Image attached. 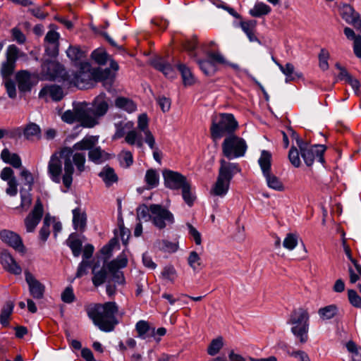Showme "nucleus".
<instances>
[{
	"label": "nucleus",
	"mask_w": 361,
	"mask_h": 361,
	"mask_svg": "<svg viewBox=\"0 0 361 361\" xmlns=\"http://www.w3.org/2000/svg\"><path fill=\"white\" fill-rule=\"evenodd\" d=\"M98 138L95 136H86L72 147H63L59 152L53 154L48 164V174L51 180L60 183L61 180L66 188H70L73 182L74 167L72 164L71 156L74 151L91 150L97 143Z\"/></svg>",
	"instance_id": "nucleus-1"
},
{
	"label": "nucleus",
	"mask_w": 361,
	"mask_h": 361,
	"mask_svg": "<svg viewBox=\"0 0 361 361\" xmlns=\"http://www.w3.org/2000/svg\"><path fill=\"white\" fill-rule=\"evenodd\" d=\"M86 312L94 324L103 331H113L118 323L116 317L118 307L114 302L90 305L86 308Z\"/></svg>",
	"instance_id": "nucleus-2"
},
{
	"label": "nucleus",
	"mask_w": 361,
	"mask_h": 361,
	"mask_svg": "<svg viewBox=\"0 0 361 361\" xmlns=\"http://www.w3.org/2000/svg\"><path fill=\"white\" fill-rule=\"evenodd\" d=\"M216 183L211 192L214 195L224 197L228 191L230 182L233 176L240 172V168L237 163H232L221 159Z\"/></svg>",
	"instance_id": "nucleus-3"
},
{
	"label": "nucleus",
	"mask_w": 361,
	"mask_h": 361,
	"mask_svg": "<svg viewBox=\"0 0 361 361\" xmlns=\"http://www.w3.org/2000/svg\"><path fill=\"white\" fill-rule=\"evenodd\" d=\"M238 124L233 114H220L212 117L210 127L211 137L214 140H218L224 136L233 134Z\"/></svg>",
	"instance_id": "nucleus-4"
},
{
	"label": "nucleus",
	"mask_w": 361,
	"mask_h": 361,
	"mask_svg": "<svg viewBox=\"0 0 361 361\" xmlns=\"http://www.w3.org/2000/svg\"><path fill=\"white\" fill-rule=\"evenodd\" d=\"M309 318L307 310L303 308L295 310L290 314L289 323L293 325L291 332L301 343L308 340Z\"/></svg>",
	"instance_id": "nucleus-5"
},
{
	"label": "nucleus",
	"mask_w": 361,
	"mask_h": 361,
	"mask_svg": "<svg viewBox=\"0 0 361 361\" xmlns=\"http://www.w3.org/2000/svg\"><path fill=\"white\" fill-rule=\"evenodd\" d=\"M247 148L245 140L234 134L226 136L222 142V153L228 159L243 157Z\"/></svg>",
	"instance_id": "nucleus-6"
},
{
	"label": "nucleus",
	"mask_w": 361,
	"mask_h": 361,
	"mask_svg": "<svg viewBox=\"0 0 361 361\" xmlns=\"http://www.w3.org/2000/svg\"><path fill=\"white\" fill-rule=\"evenodd\" d=\"M297 145L300 149L301 156L307 166H311L314 160L323 163L324 161V153L326 147L323 145H310L301 139H296Z\"/></svg>",
	"instance_id": "nucleus-7"
},
{
	"label": "nucleus",
	"mask_w": 361,
	"mask_h": 361,
	"mask_svg": "<svg viewBox=\"0 0 361 361\" xmlns=\"http://www.w3.org/2000/svg\"><path fill=\"white\" fill-rule=\"evenodd\" d=\"M41 75L42 79L48 80L56 79L66 80L69 79V75L63 66L54 60H44L43 61Z\"/></svg>",
	"instance_id": "nucleus-8"
},
{
	"label": "nucleus",
	"mask_w": 361,
	"mask_h": 361,
	"mask_svg": "<svg viewBox=\"0 0 361 361\" xmlns=\"http://www.w3.org/2000/svg\"><path fill=\"white\" fill-rule=\"evenodd\" d=\"M150 210L149 219L154 226L159 229H163L174 222L173 214L162 205L157 204H150Z\"/></svg>",
	"instance_id": "nucleus-9"
},
{
	"label": "nucleus",
	"mask_w": 361,
	"mask_h": 361,
	"mask_svg": "<svg viewBox=\"0 0 361 361\" xmlns=\"http://www.w3.org/2000/svg\"><path fill=\"white\" fill-rule=\"evenodd\" d=\"M61 119L68 123L78 121L85 128H92L94 123L93 119L87 118L86 104H78L74 106L73 110L66 111L61 116Z\"/></svg>",
	"instance_id": "nucleus-10"
},
{
	"label": "nucleus",
	"mask_w": 361,
	"mask_h": 361,
	"mask_svg": "<svg viewBox=\"0 0 361 361\" xmlns=\"http://www.w3.org/2000/svg\"><path fill=\"white\" fill-rule=\"evenodd\" d=\"M109 106V99L104 94L98 95L92 102V106L88 108L86 106L87 118L94 120V123L92 128L99 123V119L104 116L108 111Z\"/></svg>",
	"instance_id": "nucleus-11"
},
{
	"label": "nucleus",
	"mask_w": 361,
	"mask_h": 361,
	"mask_svg": "<svg viewBox=\"0 0 361 361\" xmlns=\"http://www.w3.org/2000/svg\"><path fill=\"white\" fill-rule=\"evenodd\" d=\"M128 264V257L123 251L115 259L106 264V268L112 276V281L118 285H124L126 283L123 271L120 269L126 267Z\"/></svg>",
	"instance_id": "nucleus-12"
},
{
	"label": "nucleus",
	"mask_w": 361,
	"mask_h": 361,
	"mask_svg": "<svg viewBox=\"0 0 361 361\" xmlns=\"http://www.w3.org/2000/svg\"><path fill=\"white\" fill-rule=\"evenodd\" d=\"M44 214V207L39 198L36 200L34 208L24 220L25 226L27 233L35 231L40 222Z\"/></svg>",
	"instance_id": "nucleus-13"
},
{
	"label": "nucleus",
	"mask_w": 361,
	"mask_h": 361,
	"mask_svg": "<svg viewBox=\"0 0 361 361\" xmlns=\"http://www.w3.org/2000/svg\"><path fill=\"white\" fill-rule=\"evenodd\" d=\"M163 178L164 185L171 190H179L188 183L185 176L171 170H164Z\"/></svg>",
	"instance_id": "nucleus-14"
},
{
	"label": "nucleus",
	"mask_w": 361,
	"mask_h": 361,
	"mask_svg": "<svg viewBox=\"0 0 361 361\" xmlns=\"http://www.w3.org/2000/svg\"><path fill=\"white\" fill-rule=\"evenodd\" d=\"M0 238L3 242L12 247L16 251L24 254L25 247L23 243L20 236L9 230H3L0 233Z\"/></svg>",
	"instance_id": "nucleus-15"
},
{
	"label": "nucleus",
	"mask_w": 361,
	"mask_h": 361,
	"mask_svg": "<svg viewBox=\"0 0 361 361\" xmlns=\"http://www.w3.org/2000/svg\"><path fill=\"white\" fill-rule=\"evenodd\" d=\"M90 65L88 63H82L80 66V71L74 75L73 78L68 80L71 83L80 89H82L85 87V85L88 84V81L92 78V71L90 72Z\"/></svg>",
	"instance_id": "nucleus-16"
},
{
	"label": "nucleus",
	"mask_w": 361,
	"mask_h": 361,
	"mask_svg": "<svg viewBox=\"0 0 361 361\" xmlns=\"http://www.w3.org/2000/svg\"><path fill=\"white\" fill-rule=\"evenodd\" d=\"M0 178L7 182L6 194L10 196L16 195L18 192V183L14 176L13 170L10 167L4 168L1 171Z\"/></svg>",
	"instance_id": "nucleus-17"
},
{
	"label": "nucleus",
	"mask_w": 361,
	"mask_h": 361,
	"mask_svg": "<svg viewBox=\"0 0 361 361\" xmlns=\"http://www.w3.org/2000/svg\"><path fill=\"white\" fill-rule=\"evenodd\" d=\"M25 281L28 284L30 295L35 299H42L45 290L44 286L30 272H25Z\"/></svg>",
	"instance_id": "nucleus-18"
},
{
	"label": "nucleus",
	"mask_w": 361,
	"mask_h": 361,
	"mask_svg": "<svg viewBox=\"0 0 361 361\" xmlns=\"http://www.w3.org/2000/svg\"><path fill=\"white\" fill-rule=\"evenodd\" d=\"M137 129L145 135V141L150 149H154L155 139L148 128V118L145 114H140L137 121Z\"/></svg>",
	"instance_id": "nucleus-19"
},
{
	"label": "nucleus",
	"mask_w": 361,
	"mask_h": 361,
	"mask_svg": "<svg viewBox=\"0 0 361 361\" xmlns=\"http://www.w3.org/2000/svg\"><path fill=\"white\" fill-rule=\"evenodd\" d=\"M1 263L3 267L8 272L19 275L22 272L21 267L17 264L10 253L4 251L1 254Z\"/></svg>",
	"instance_id": "nucleus-20"
},
{
	"label": "nucleus",
	"mask_w": 361,
	"mask_h": 361,
	"mask_svg": "<svg viewBox=\"0 0 361 361\" xmlns=\"http://www.w3.org/2000/svg\"><path fill=\"white\" fill-rule=\"evenodd\" d=\"M18 89L21 92L30 91L32 86L31 74L27 71H20L16 74Z\"/></svg>",
	"instance_id": "nucleus-21"
},
{
	"label": "nucleus",
	"mask_w": 361,
	"mask_h": 361,
	"mask_svg": "<svg viewBox=\"0 0 361 361\" xmlns=\"http://www.w3.org/2000/svg\"><path fill=\"white\" fill-rule=\"evenodd\" d=\"M135 330L138 336L142 339L155 337V328L150 326L148 322L140 320L136 323Z\"/></svg>",
	"instance_id": "nucleus-22"
},
{
	"label": "nucleus",
	"mask_w": 361,
	"mask_h": 361,
	"mask_svg": "<svg viewBox=\"0 0 361 361\" xmlns=\"http://www.w3.org/2000/svg\"><path fill=\"white\" fill-rule=\"evenodd\" d=\"M1 158L5 163L11 165L16 169H19L22 166L21 159L19 155L16 153H11L7 148L2 150Z\"/></svg>",
	"instance_id": "nucleus-23"
},
{
	"label": "nucleus",
	"mask_w": 361,
	"mask_h": 361,
	"mask_svg": "<svg viewBox=\"0 0 361 361\" xmlns=\"http://www.w3.org/2000/svg\"><path fill=\"white\" fill-rule=\"evenodd\" d=\"M344 34L348 39L353 40V51L355 56L361 58V35H356L353 29L346 27L344 28Z\"/></svg>",
	"instance_id": "nucleus-24"
},
{
	"label": "nucleus",
	"mask_w": 361,
	"mask_h": 361,
	"mask_svg": "<svg viewBox=\"0 0 361 361\" xmlns=\"http://www.w3.org/2000/svg\"><path fill=\"white\" fill-rule=\"evenodd\" d=\"M88 157L92 162L99 164L108 160L110 158V156L99 147H93V148L89 151Z\"/></svg>",
	"instance_id": "nucleus-25"
},
{
	"label": "nucleus",
	"mask_w": 361,
	"mask_h": 361,
	"mask_svg": "<svg viewBox=\"0 0 361 361\" xmlns=\"http://www.w3.org/2000/svg\"><path fill=\"white\" fill-rule=\"evenodd\" d=\"M273 60L277 64L281 71L286 75V82L295 80L300 75L295 71V67L292 63H287L285 66H282L278 63L274 58Z\"/></svg>",
	"instance_id": "nucleus-26"
},
{
	"label": "nucleus",
	"mask_w": 361,
	"mask_h": 361,
	"mask_svg": "<svg viewBox=\"0 0 361 361\" xmlns=\"http://www.w3.org/2000/svg\"><path fill=\"white\" fill-rule=\"evenodd\" d=\"M339 313V309L336 305H329L321 307L318 310V314L322 320H329L336 317Z\"/></svg>",
	"instance_id": "nucleus-27"
},
{
	"label": "nucleus",
	"mask_w": 361,
	"mask_h": 361,
	"mask_svg": "<svg viewBox=\"0 0 361 361\" xmlns=\"http://www.w3.org/2000/svg\"><path fill=\"white\" fill-rule=\"evenodd\" d=\"M146 189L151 190L157 188L159 183V174L153 169H148L145 176Z\"/></svg>",
	"instance_id": "nucleus-28"
},
{
	"label": "nucleus",
	"mask_w": 361,
	"mask_h": 361,
	"mask_svg": "<svg viewBox=\"0 0 361 361\" xmlns=\"http://www.w3.org/2000/svg\"><path fill=\"white\" fill-rule=\"evenodd\" d=\"M152 66L158 71L162 72L165 76L173 78L174 71L171 66L166 63L162 59H156L152 61Z\"/></svg>",
	"instance_id": "nucleus-29"
},
{
	"label": "nucleus",
	"mask_w": 361,
	"mask_h": 361,
	"mask_svg": "<svg viewBox=\"0 0 361 361\" xmlns=\"http://www.w3.org/2000/svg\"><path fill=\"white\" fill-rule=\"evenodd\" d=\"M99 176L108 187L118 180V177L115 173L114 170L109 166L104 167L99 173Z\"/></svg>",
	"instance_id": "nucleus-30"
},
{
	"label": "nucleus",
	"mask_w": 361,
	"mask_h": 361,
	"mask_svg": "<svg viewBox=\"0 0 361 361\" xmlns=\"http://www.w3.org/2000/svg\"><path fill=\"white\" fill-rule=\"evenodd\" d=\"M73 222L75 229L83 231L86 226V214L78 208L73 210Z\"/></svg>",
	"instance_id": "nucleus-31"
},
{
	"label": "nucleus",
	"mask_w": 361,
	"mask_h": 361,
	"mask_svg": "<svg viewBox=\"0 0 361 361\" xmlns=\"http://www.w3.org/2000/svg\"><path fill=\"white\" fill-rule=\"evenodd\" d=\"M115 105L116 107L128 113L135 111L137 108L136 104L131 99L123 97L116 98Z\"/></svg>",
	"instance_id": "nucleus-32"
},
{
	"label": "nucleus",
	"mask_w": 361,
	"mask_h": 361,
	"mask_svg": "<svg viewBox=\"0 0 361 361\" xmlns=\"http://www.w3.org/2000/svg\"><path fill=\"white\" fill-rule=\"evenodd\" d=\"M266 178L267 184L269 188L275 190L276 191H283L284 190V185L281 180L271 173V171L264 174Z\"/></svg>",
	"instance_id": "nucleus-33"
},
{
	"label": "nucleus",
	"mask_w": 361,
	"mask_h": 361,
	"mask_svg": "<svg viewBox=\"0 0 361 361\" xmlns=\"http://www.w3.org/2000/svg\"><path fill=\"white\" fill-rule=\"evenodd\" d=\"M115 74L109 68H97L92 71V78L97 81L112 80Z\"/></svg>",
	"instance_id": "nucleus-34"
},
{
	"label": "nucleus",
	"mask_w": 361,
	"mask_h": 361,
	"mask_svg": "<svg viewBox=\"0 0 361 361\" xmlns=\"http://www.w3.org/2000/svg\"><path fill=\"white\" fill-rule=\"evenodd\" d=\"M271 153L268 151L263 150L258 161L263 175L271 171Z\"/></svg>",
	"instance_id": "nucleus-35"
},
{
	"label": "nucleus",
	"mask_w": 361,
	"mask_h": 361,
	"mask_svg": "<svg viewBox=\"0 0 361 361\" xmlns=\"http://www.w3.org/2000/svg\"><path fill=\"white\" fill-rule=\"evenodd\" d=\"M340 14L342 18L348 23L359 15L357 12L349 4H343L340 8Z\"/></svg>",
	"instance_id": "nucleus-36"
},
{
	"label": "nucleus",
	"mask_w": 361,
	"mask_h": 361,
	"mask_svg": "<svg viewBox=\"0 0 361 361\" xmlns=\"http://www.w3.org/2000/svg\"><path fill=\"white\" fill-rule=\"evenodd\" d=\"M197 64L202 71L207 75H212L216 71V66L208 58L205 60L197 59Z\"/></svg>",
	"instance_id": "nucleus-37"
},
{
	"label": "nucleus",
	"mask_w": 361,
	"mask_h": 361,
	"mask_svg": "<svg viewBox=\"0 0 361 361\" xmlns=\"http://www.w3.org/2000/svg\"><path fill=\"white\" fill-rule=\"evenodd\" d=\"M44 93H49L53 100L59 101L63 97V92L62 88L59 86L52 85L46 88H44L39 92V96Z\"/></svg>",
	"instance_id": "nucleus-38"
},
{
	"label": "nucleus",
	"mask_w": 361,
	"mask_h": 361,
	"mask_svg": "<svg viewBox=\"0 0 361 361\" xmlns=\"http://www.w3.org/2000/svg\"><path fill=\"white\" fill-rule=\"evenodd\" d=\"M106 269H107L106 267H104L99 271H97L96 266H94L92 269V283L96 287L101 286L105 282L107 277V271Z\"/></svg>",
	"instance_id": "nucleus-39"
},
{
	"label": "nucleus",
	"mask_w": 361,
	"mask_h": 361,
	"mask_svg": "<svg viewBox=\"0 0 361 361\" xmlns=\"http://www.w3.org/2000/svg\"><path fill=\"white\" fill-rule=\"evenodd\" d=\"M271 12V8L262 2L255 4L253 8L250 11V14L253 17H260L267 15Z\"/></svg>",
	"instance_id": "nucleus-40"
},
{
	"label": "nucleus",
	"mask_w": 361,
	"mask_h": 361,
	"mask_svg": "<svg viewBox=\"0 0 361 361\" xmlns=\"http://www.w3.org/2000/svg\"><path fill=\"white\" fill-rule=\"evenodd\" d=\"M178 68L181 73L185 85H191L195 82V78L190 70L184 64H178Z\"/></svg>",
	"instance_id": "nucleus-41"
},
{
	"label": "nucleus",
	"mask_w": 361,
	"mask_h": 361,
	"mask_svg": "<svg viewBox=\"0 0 361 361\" xmlns=\"http://www.w3.org/2000/svg\"><path fill=\"white\" fill-rule=\"evenodd\" d=\"M85 154L84 152H73L71 156V161L72 163L73 162L75 165L77 171L79 172V173L85 171Z\"/></svg>",
	"instance_id": "nucleus-42"
},
{
	"label": "nucleus",
	"mask_w": 361,
	"mask_h": 361,
	"mask_svg": "<svg viewBox=\"0 0 361 361\" xmlns=\"http://www.w3.org/2000/svg\"><path fill=\"white\" fill-rule=\"evenodd\" d=\"M13 303L9 301L3 307L0 314V322L3 326H6L8 325V319L13 312Z\"/></svg>",
	"instance_id": "nucleus-43"
},
{
	"label": "nucleus",
	"mask_w": 361,
	"mask_h": 361,
	"mask_svg": "<svg viewBox=\"0 0 361 361\" xmlns=\"http://www.w3.org/2000/svg\"><path fill=\"white\" fill-rule=\"evenodd\" d=\"M91 56L99 65H104L110 59L106 51L102 48L95 49L92 53Z\"/></svg>",
	"instance_id": "nucleus-44"
},
{
	"label": "nucleus",
	"mask_w": 361,
	"mask_h": 361,
	"mask_svg": "<svg viewBox=\"0 0 361 361\" xmlns=\"http://www.w3.org/2000/svg\"><path fill=\"white\" fill-rule=\"evenodd\" d=\"M298 239L299 235L297 233H288L283 241V246L288 250H293L297 246Z\"/></svg>",
	"instance_id": "nucleus-45"
},
{
	"label": "nucleus",
	"mask_w": 361,
	"mask_h": 361,
	"mask_svg": "<svg viewBox=\"0 0 361 361\" xmlns=\"http://www.w3.org/2000/svg\"><path fill=\"white\" fill-rule=\"evenodd\" d=\"M125 140L128 144L131 145L136 144L138 147H142L143 145L141 135L135 130H130L127 133Z\"/></svg>",
	"instance_id": "nucleus-46"
},
{
	"label": "nucleus",
	"mask_w": 361,
	"mask_h": 361,
	"mask_svg": "<svg viewBox=\"0 0 361 361\" xmlns=\"http://www.w3.org/2000/svg\"><path fill=\"white\" fill-rule=\"evenodd\" d=\"M24 136L27 140H34L40 137V129L35 123H30L24 130Z\"/></svg>",
	"instance_id": "nucleus-47"
},
{
	"label": "nucleus",
	"mask_w": 361,
	"mask_h": 361,
	"mask_svg": "<svg viewBox=\"0 0 361 361\" xmlns=\"http://www.w3.org/2000/svg\"><path fill=\"white\" fill-rule=\"evenodd\" d=\"M68 245L75 257H78L81 252L82 242L74 234H71L68 239Z\"/></svg>",
	"instance_id": "nucleus-48"
},
{
	"label": "nucleus",
	"mask_w": 361,
	"mask_h": 361,
	"mask_svg": "<svg viewBox=\"0 0 361 361\" xmlns=\"http://www.w3.org/2000/svg\"><path fill=\"white\" fill-rule=\"evenodd\" d=\"M182 190V196L185 202L190 207H191L195 200V196L191 191V185L188 182L184 186L180 188Z\"/></svg>",
	"instance_id": "nucleus-49"
},
{
	"label": "nucleus",
	"mask_w": 361,
	"mask_h": 361,
	"mask_svg": "<svg viewBox=\"0 0 361 361\" xmlns=\"http://www.w3.org/2000/svg\"><path fill=\"white\" fill-rule=\"evenodd\" d=\"M188 263L194 271H199L202 267V261L199 255L195 251L190 252L188 257Z\"/></svg>",
	"instance_id": "nucleus-50"
},
{
	"label": "nucleus",
	"mask_w": 361,
	"mask_h": 361,
	"mask_svg": "<svg viewBox=\"0 0 361 361\" xmlns=\"http://www.w3.org/2000/svg\"><path fill=\"white\" fill-rule=\"evenodd\" d=\"M224 345L223 338L219 336L213 339L207 348L209 355L214 356L216 355Z\"/></svg>",
	"instance_id": "nucleus-51"
},
{
	"label": "nucleus",
	"mask_w": 361,
	"mask_h": 361,
	"mask_svg": "<svg viewBox=\"0 0 361 361\" xmlns=\"http://www.w3.org/2000/svg\"><path fill=\"white\" fill-rule=\"evenodd\" d=\"M68 57L73 61H80L85 56V52L78 47H69L66 51Z\"/></svg>",
	"instance_id": "nucleus-52"
},
{
	"label": "nucleus",
	"mask_w": 361,
	"mask_h": 361,
	"mask_svg": "<svg viewBox=\"0 0 361 361\" xmlns=\"http://www.w3.org/2000/svg\"><path fill=\"white\" fill-rule=\"evenodd\" d=\"M50 216L49 215H46L43 221V225L39 230V238L44 243L47 240L50 234Z\"/></svg>",
	"instance_id": "nucleus-53"
},
{
	"label": "nucleus",
	"mask_w": 361,
	"mask_h": 361,
	"mask_svg": "<svg viewBox=\"0 0 361 361\" xmlns=\"http://www.w3.org/2000/svg\"><path fill=\"white\" fill-rule=\"evenodd\" d=\"M162 279L173 282L177 277V272L172 265L166 266L161 272Z\"/></svg>",
	"instance_id": "nucleus-54"
},
{
	"label": "nucleus",
	"mask_w": 361,
	"mask_h": 361,
	"mask_svg": "<svg viewBox=\"0 0 361 361\" xmlns=\"http://www.w3.org/2000/svg\"><path fill=\"white\" fill-rule=\"evenodd\" d=\"M116 133L114 134V138H121L126 134V129H130L133 127V123L132 122L123 123L122 121L116 123Z\"/></svg>",
	"instance_id": "nucleus-55"
},
{
	"label": "nucleus",
	"mask_w": 361,
	"mask_h": 361,
	"mask_svg": "<svg viewBox=\"0 0 361 361\" xmlns=\"http://www.w3.org/2000/svg\"><path fill=\"white\" fill-rule=\"evenodd\" d=\"M346 348L353 354V361H361V348L355 342L348 341L346 343Z\"/></svg>",
	"instance_id": "nucleus-56"
},
{
	"label": "nucleus",
	"mask_w": 361,
	"mask_h": 361,
	"mask_svg": "<svg viewBox=\"0 0 361 361\" xmlns=\"http://www.w3.org/2000/svg\"><path fill=\"white\" fill-rule=\"evenodd\" d=\"M16 63L6 60L3 62L1 68L2 77L7 78L11 75L14 71Z\"/></svg>",
	"instance_id": "nucleus-57"
},
{
	"label": "nucleus",
	"mask_w": 361,
	"mask_h": 361,
	"mask_svg": "<svg viewBox=\"0 0 361 361\" xmlns=\"http://www.w3.org/2000/svg\"><path fill=\"white\" fill-rule=\"evenodd\" d=\"M288 159L295 167H299L300 166V153L296 147H292L290 148L288 153Z\"/></svg>",
	"instance_id": "nucleus-58"
},
{
	"label": "nucleus",
	"mask_w": 361,
	"mask_h": 361,
	"mask_svg": "<svg viewBox=\"0 0 361 361\" xmlns=\"http://www.w3.org/2000/svg\"><path fill=\"white\" fill-rule=\"evenodd\" d=\"M348 297L350 303L355 307L361 308V297L354 290H348Z\"/></svg>",
	"instance_id": "nucleus-59"
},
{
	"label": "nucleus",
	"mask_w": 361,
	"mask_h": 361,
	"mask_svg": "<svg viewBox=\"0 0 361 361\" xmlns=\"http://www.w3.org/2000/svg\"><path fill=\"white\" fill-rule=\"evenodd\" d=\"M19 52V49L16 45L12 44L8 46L6 51V60L16 63Z\"/></svg>",
	"instance_id": "nucleus-60"
},
{
	"label": "nucleus",
	"mask_w": 361,
	"mask_h": 361,
	"mask_svg": "<svg viewBox=\"0 0 361 361\" xmlns=\"http://www.w3.org/2000/svg\"><path fill=\"white\" fill-rule=\"evenodd\" d=\"M207 58L216 65V63L225 64L226 61L219 52L209 51L207 54Z\"/></svg>",
	"instance_id": "nucleus-61"
},
{
	"label": "nucleus",
	"mask_w": 361,
	"mask_h": 361,
	"mask_svg": "<svg viewBox=\"0 0 361 361\" xmlns=\"http://www.w3.org/2000/svg\"><path fill=\"white\" fill-rule=\"evenodd\" d=\"M20 175L24 180L25 184L28 185L29 190H31L32 185L34 183L32 174L27 169L23 168L22 169Z\"/></svg>",
	"instance_id": "nucleus-62"
},
{
	"label": "nucleus",
	"mask_w": 361,
	"mask_h": 361,
	"mask_svg": "<svg viewBox=\"0 0 361 361\" xmlns=\"http://www.w3.org/2000/svg\"><path fill=\"white\" fill-rule=\"evenodd\" d=\"M20 197H21V203L20 207L26 211L29 209L30 206L32 204V197L31 195L29 192H23L20 191Z\"/></svg>",
	"instance_id": "nucleus-63"
},
{
	"label": "nucleus",
	"mask_w": 361,
	"mask_h": 361,
	"mask_svg": "<svg viewBox=\"0 0 361 361\" xmlns=\"http://www.w3.org/2000/svg\"><path fill=\"white\" fill-rule=\"evenodd\" d=\"M288 354L293 357L296 359H298L300 361H310V359L308 356V355L302 350H288Z\"/></svg>",
	"instance_id": "nucleus-64"
}]
</instances>
